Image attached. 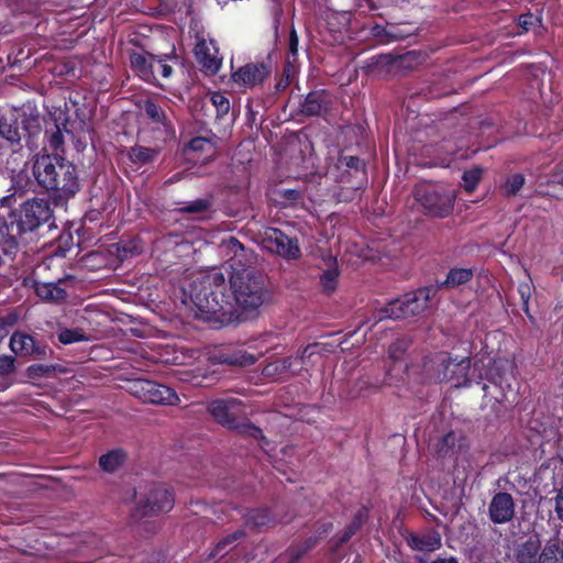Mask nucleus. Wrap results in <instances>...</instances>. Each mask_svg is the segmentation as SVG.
Here are the masks:
<instances>
[{
	"mask_svg": "<svg viewBox=\"0 0 563 563\" xmlns=\"http://www.w3.org/2000/svg\"><path fill=\"white\" fill-rule=\"evenodd\" d=\"M230 289L234 307V321L253 317L257 310L271 300V292L262 275L253 269H236L230 277Z\"/></svg>",
	"mask_w": 563,
	"mask_h": 563,
	"instance_id": "1",
	"label": "nucleus"
},
{
	"mask_svg": "<svg viewBox=\"0 0 563 563\" xmlns=\"http://www.w3.org/2000/svg\"><path fill=\"white\" fill-rule=\"evenodd\" d=\"M227 289L224 274L214 269L194 282L190 298L202 314L216 316L222 322H233L234 307Z\"/></svg>",
	"mask_w": 563,
	"mask_h": 563,
	"instance_id": "2",
	"label": "nucleus"
},
{
	"mask_svg": "<svg viewBox=\"0 0 563 563\" xmlns=\"http://www.w3.org/2000/svg\"><path fill=\"white\" fill-rule=\"evenodd\" d=\"M33 175L40 186L56 191V199L66 201L79 190L75 165L60 156L37 157L33 164Z\"/></svg>",
	"mask_w": 563,
	"mask_h": 563,
	"instance_id": "3",
	"label": "nucleus"
},
{
	"mask_svg": "<svg viewBox=\"0 0 563 563\" xmlns=\"http://www.w3.org/2000/svg\"><path fill=\"white\" fill-rule=\"evenodd\" d=\"M471 358L452 357L446 352H439L422 363V380L426 383H450L453 387H466L471 383Z\"/></svg>",
	"mask_w": 563,
	"mask_h": 563,
	"instance_id": "4",
	"label": "nucleus"
},
{
	"mask_svg": "<svg viewBox=\"0 0 563 563\" xmlns=\"http://www.w3.org/2000/svg\"><path fill=\"white\" fill-rule=\"evenodd\" d=\"M53 216L49 202L45 199H30L20 206L19 210L9 216L5 229L12 243L25 232L34 231L49 221Z\"/></svg>",
	"mask_w": 563,
	"mask_h": 563,
	"instance_id": "5",
	"label": "nucleus"
},
{
	"mask_svg": "<svg viewBox=\"0 0 563 563\" xmlns=\"http://www.w3.org/2000/svg\"><path fill=\"white\" fill-rule=\"evenodd\" d=\"M437 292L434 287L420 288L417 291L405 295L402 298L389 302L377 311V321L385 319H400L420 314L429 305V300Z\"/></svg>",
	"mask_w": 563,
	"mask_h": 563,
	"instance_id": "6",
	"label": "nucleus"
},
{
	"mask_svg": "<svg viewBox=\"0 0 563 563\" xmlns=\"http://www.w3.org/2000/svg\"><path fill=\"white\" fill-rule=\"evenodd\" d=\"M415 199L424 214L445 218L453 211L456 195L452 189L422 185L415 189Z\"/></svg>",
	"mask_w": 563,
	"mask_h": 563,
	"instance_id": "7",
	"label": "nucleus"
},
{
	"mask_svg": "<svg viewBox=\"0 0 563 563\" xmlns=\"http://www.w3.org/2000/svg\"><path fill=\"white\" fill-rule=\"evenodd\" d=\"M241 402L238 399H216L208 405V411L221 426L254 439L262 437V430L249 422H239L238 412Z\"/></svg>",
	"mask_w": 563,
	"mask_h": 563,
	"instance_id": "8",
	"label": "nucleus"
},
{
	"mask_svg": "<svg viewBox=\"0 0 563 563\" xmlns=\"http://www.w3.org/2000/svg\"><path fill=\"white\" fill-rule=\"evenodd\" d=\"M173 505L174 497L166 486H152L146 492L141 493L134 516L136 518H144L163 511H169Z\"/></svg>",
	"mask_w": 563,
	"mask_h": 563,
	"instance_id": "9",
	"label": "nucleus"
},
{
	"mask_svg": "<svg viewBox=\"0 0 563 563\" xmlns=\"http://www.w3.org/2000/svg\"><path fill=\"white\" fill-rule=\"evenodd\" d=\"M129 389L134 397L139 398L143 402L168 406H173L178 402V396L172 388L157 384L153 380H133Z\"/></svg>",
	"mask_w": 563,
	"mask_h": 563,
	"instance_id": "10",
	"label": "nucleus"
},
{
	"mask_svg": "<svg viewBox=\"0 0 563 563\" xmlns=\"http://www.w3.org/2000/svg\"><path fill=\"white\" fill-rule=\"evenodd\" d=\"M262 243L266 250L286 260H298L301 256L298 240L288 236L279 229H267Z\"/></svg>",
	"mask_w": 563,
	"mask_h": 563,
	"instance_id": "11",
	"label": "nucleus"
},
{
	"mask_svg": "<svg viewBox=\"0 0 563 563\" xmlns=\"http://www.w3.org/2000/svg\"><path fill=\"white\" fill-rule=\"evenodd\" d=\"M9 347L18 356H33L34 358L42 360L47 354L44 344L36 341L34 336L21 331L12 333Z\"/></svg>",
	"mask_w": 563,
	"mask_h": 563,
	"instance_id": "12",
	"label": "nucleus"
},
{
	"mask_svg": "<svg viewBox=\"0 0 563 563\" xmlns=\"http://www.w3.org/2000/svg\"><path fill=\"white\" fill-rule=\"evenodd\" d=\"M515 501L509 493L499 492L495 494L488 506L489 519L497 525L507 523L515 516Z\"/></svg>",
	"mask_w": 563,
	"mask_h": 563,
	"instance_id": "13",
	"label": "nucleus"
},
{
	"mask_svg": "<svg viewBox=\"0 0 563 563\" xmlns=\"http://www.w3.org/2000/svg\"><path fill=\"white\" fill-rule=\"evenodd\" d=\"M271 70L264 63H249L240 67L233 75V81L244 87H254L263 84Z\"/></svg>",
	"mask_w": 563,
	"mask_h": 563,
	"instance_id": "14",
	"label": "nucleus"
},
{
	"mask_svg": "<svg viewBox=\"0 0 563 563\" xmlns=\"http://www.w3.org/2000/svg\"><path fill=\"white\" fill-rule=\"evenodd\" d=\"M194 52L197 62L206 73L213 75L220 69L222 59L218 56V48L213 41L199 40Z\"/></svg>",
	"mask_w": 563,
	"mask_h": 563,
	"instance_id": "15",
	"label": "nucleus"
},
{
	"mask_svg": "<svg viewBox=\"0 0 563 563\" xmlns=\"http://www.w3.org/2000/svg\"><path fill=\"white\" fill-rule=\"evenodd\" d=\"M333 103L332 97L324 90L309 92L300 104V112L306 115H322Z\"/></svg>",
	"mask_w": 563,
	"mask_h": 563,
	"instance_id": "16",
	"label": "nucleus"
},
{
	"mask_svg": "<svg viewBox=\"0 0 563 563\" xmlns=\"http://www.w3.org/2000/svg\"><path fill=\"white\" fill-rule=\"evenodd\" d=\"M130 63L135 74L143 80L153 82L155 81V63L158 62V56L151 53H133L130 55Z\"/></svg>",
	"mask_w": 563,
	"mask_h": 563,
	"instance_id": "17",
	"label": "nucleus"
},
{
	"mask_svg": "<svg viewBox=\"0 0 563 563\" xmlns=\"http://www.w3.org/2000/svg\"><path fill=\"white\" fill-rule=\"evenodd\" d=\"M27 121L23 114L20 120L15 112L3 114L0 117V136L8 141L11 145L20 144L22 140L21 123Z\"/></svg>",
	"mask_w": 563,
	"mask_h": 563,
	"instance_id": "18",
	"label": "nucleus"
},
{
	"mask_svg": "<svg viewBox=\"0 0 563 563\" xmlns=\"http://www.w3.org/2000/svg\"><path fill=\"white\" fill-rule=\"evenodd\" d=\"M65 280L59 279L57 283L34 282L35 294L44 301L49 303H62L67 298V291L62 285Z\"/></svg>",
	"mask_w": 563,
	"mask_h": 563,
	"instance_id": "19",
	"label": "nucleus"
},
{
	"mask_svg": "<svg viewBox=\"0 0 563 563\" xmlns=\"http://www.w3.org/2000/svg\"><path fill=\"white\" fill-rule=\"evenodd\" d=\"M408 545L420 552H433L442 547V538L438 531L412 533L407 538Z\"/></svg>",
	"mask_w": 563,
	"mask_h": 563,
	"instance_id": "20",
	"label": "nucleus"
},
{
	"mask_svg": "<svg viewBox=\"0 0 563 563\" xmlns=\"http://www.w3.org/2000/svg\"><path fill=\"white\" fill-rule=\"evenodd\" d=\"M541 541L537 536H530L514 549L516 563H537L540 555Z\"/></svg>",
	"mask_w": 563,
	"mask_h": 563,
	"instance_id": "21",
	"label": "nucleus"
},
{
	"mask_svg": "<svg viewBox=\"0 0 563 563\" xmlns=\"http://www.w3.org/2000/svg\"><path fill=\"white\" fill-rule=\"evenodd\" d=\"M214 364H227L231 366H247L255 363L256 358L244 351H220L211 355Z\"/></svg>",
	"mask_w": 563,
	"mask_h": 563,
	"instance_id": "22",
	"label": "nucleus"
},
{
	"mask_svg": "<svg viewBox=\"0 0 563 563\" xmlns=\"http://www.w3.org/2000/svg\"><path fill=\"white\" fill-rule=\"evenodd\" d=\"M125 453L122 450H112L99 457V466L108 473L115 472L125 461Z\"/></svg>",
	"mask_w": 563,
	"mask_h": 563,
	"instance_id": "23",
	"label": "nucleus"
},
{
	"mask_svg": "<svg viewBox=\"0 0 563 563\" xmlns=\"http://www.w3.org/2000/svg\"><path fill=\"white\" fill-rule=\"evenodd\" d=\"M297 358H292V357H286V358H282V360H277L275 362H272L269 364H267L264 369H263V373L267 376H275V375H282V374H285L287 372H289L291 369V366H292V362L296 361Z\"/></svg>",
	"mask_w": 563,
	"mask_h": 563,
	"instance_id": "24",
	"label": "nucleus"
},
{
	"mask_svg": "<svg viewBox=\"0 0 563 563\" xmlns=\"http://www.w3.org/2000/svg\"><path fill=\"white\" fill-rule=\"evenodd\" d=\"M526 183V178L522 174L509 175L505 184L503 185V192L507 197L516 196Z\"/></svg>",
	"mask_w": 563,
	"mask_h": 563,
	"instance_id": "25",
	"label": "nucleus"
},
{
	"mask_svg": "<svg viewBox=\"0 0 563 563\" xmlns=\"http://www.w3.org/2000/svg\"><path fill=\"white\" fill-rule=\"evenodd\" d=\"M472 276L473 273L471 269L454 268L449 272L448 277L443 284L449 287L460 286L471 280Z\"/></svg>",
	"mask_w": 563,
	"mask_h": 563,
	"instance_id": "26",
	"label": "nucleus"
},
{
	"mask_svg": "<svg viewBox=\"0 0 563 563\" xmlns=\"http://www.w3.org/2000/svg\"><path fill=\"white\" fill-rule=\"evenodd\" d=\"M157 156V151L144 146L132 147L129 152V157L134 163L146 164Z\"/></svg>",
	"mask_w": 563,
	"mask_h": 563,
	"instance_id": "27",
	"label": "nucleus"
},
{
	"mask_svg": "<svg viewBox=\"0 0 563 563\" xmlns=\"http://www.w3.org/2000/svg\"><path fill=\"white\" fill-rule=\"evenodd\" d=\"M142 109L145 112V114L154 123L167 126L166 115H165L164 110L161 107H158L156 103H154L152 100L144 101V104H143Z\"/></svg>",
	"mask_w": 563,
	"mask_h": 563,
	"instance_id": "28",
	"label": "nucleus"
},
{
	"mask_svg": "<svg viewBox=\"0 0 563 563\" xmlns=\"http://www.w3.org/2000/svg\"><path fill=\"white\" fill-rule=\"evenodd\" d=\"M272 521L269 512L265 509L251 510L245 516V522L256 528L265 527Z\"/></svg>",
	"mask_w": 563,
	"mask_h": 563,
	"instance_id": "29",
	"label": "nucleus"
},
{
	"mask_svg": "<svg viewBox=\"0 0 563 563\" xmlns=\"http://www.w3.org/2000/svg\"><path fill=\"white\" fill-rule=\"evenodd\" d=\"M537 563H563V553H560L556 544H547Z\"/></svg>",
	"mask_w": 563,
	"mask_h": 563,
	"instance_id": "30",
	"label": "nucleus"
},
{
	"mask_svg": "<svg viewBox=\"0 0 563 563\" xmlns=\"http://www.w3.org/2000/svg\"><path fill=\"white\" fill-rule=\"evenodd\" d=\"M394 62V57L391 55H378L369 58L366 62L365 68L368 74H379L385 66L390 65Z\"/></svg>",
	"mask_w": 563,
	"mask_h": 563,
	"instance_id": "31",
	"label": "nucleus"
},
{
	"mask_svg": "<svg viewBox=\"0 0 563 563\" xmlns=\"http://www.w3.org/2000/svg\"><path fill=\"white\" fill-rule=\"evenodd\" d=\"M409 343L405 340H396L388 349V356L396 365L398 362H404Z\"/></svg>",
	"mask_w": 563,
	"mask_h": 563,
	"instance_id": "32",
	"label": "nucleus"
},
{
	"mask_svg": "<svg viewBox=\"0 0 563 563\" xmlns=\"http://www.w3.org/2000/svg\"><path fill=\"white\" fill-rule=\"evenodd\" d=\"M211 207V200L207 198L196 199L187 202L178 209L179 212L198 214L207 211Z\"/></svg>",
	"mask_w": 563,
	"mask_h": 563,
	"instance_id": "33",
	"label": "nucleus"
},
{
	"mask_svg": "<svg viewBox=\"0 0 563 563\" xmlns=\"http://www.w3.org/2000/svg\"><path fill=\"white\" fill-rule=\"evenodd\" d=\"M483 170L479 167L464 172L462 176L463 187L466 191L472 192L482 178Z\"/></svg>",
	"mask_w": 563,
	"mask_h": 563,
	"instance_id": "34",
	"label": "nucleus"
},
{
	"mask_svg": "<svg viewBox=\"0 0 563 563\" xmlns=\"http://www.w3.org/2000/svg\"><path fill=\"white\" fill-rule=\"evenodd\" d=\"M456 444V435L454 432L444 434L437 444L438 452L442 455L449 454Z\"/></svg>",
	"mask_w": 563,
	"mask_h": 563,
	"instance_id": "35",
	"label": "nucleus"
},
{
	"mask_svg": "<svg viewBox=\"0 0 563 563\" xmlns=\"http://www.w3.org/2000/svg\"><path fill=\"white\" fill-rule=\"evenodd\" d=\"M336 280H338V271L335 268H330L325 271L321 275V285L323 287V290L327 292H331L336 287Z\"/></svg>",
	"mask_w": 563,
	"mask_h": 563,
	"instance_id": "36",
	"label": "nucleus"
},
{
	"mask_svg": "<svg viewBox=\"0 0 563 563\" xmlns=\"http://www.w3.org/2000/svg\"><path fill=\"white\" fill-rule=\"evenodd\" d=\"M58 340L63 344H71L87 340L78 330L64 329L58 334Z\"/></svg>",
	"mask_w": 563,
	"mask_h": 563,
	"instance_id": "37",
	"label": "nucleus"
},
{
	"mask_svg": "<svg viewBox=\"0 0 563 563\" xmlns=\"http://www.w3.org/2000/svg\"><path fill=\"white\" fill-rule=\"evenodd\" d=\"M211 102L217 110L218 117L227 114L230 110L229 99L221 93L212 95Z\"/></svg>",
	"mask_w": 563,
	"mask_h": 563,
	"instance_id": "38",
	"label": "nucleus"
},
{
	"mask_svg": "<svg viewBox=\"0 0 563 563\" xmlns=\"http://www.w3.org/2000/svg\"><path fill=\"white\" fill-rule=\"evenodd\" d=\"M188 148L194 152H210L213 146L212 143L205 137H195L189 142Z\"/></svg>",
	"mask_w": 563,
	"mask_h": 563,
	"instance_id": "39",
	"label": "nucleus"
},
{
	"mask_svg": "<svg viewBox=\"0 0 563 563\" xmlns=\"http://www.w3.org/2000/svg\"><path fill=\"white\" fill-rule=\"evenodd\" d=\"M387 25L375 24L371 26L369 34L382 44H388Z\"/></svg>",
	"mask_w": 563,
	"mask_h": 563,
	"instance_id": "40",
	"label": "nucleus"
},
{
	"mask_svg": "<svg viewBox=\"0 0 563 563\" xmlns=\"http://www.w3.org/2000/svg\"><path fill=\"white\" fill-rule=\"evenodd\" d=\"M388 43L400 41L409 36V32L400 30L397 25L387 24Z\"/></svg>",
	"mask_w": 563,
	"mask_h": 563,
	"instance_id": "41",
	"label": "nucleus"
},
{
	"mask_svg": "<svg viewBox=\"0 0 563 563\" xmlns=\"http://www.w3.org/2000/svg\"><path fill=\"white\" fill-rule=\"evenodd\" d=\"M14 372V357L11 355L0 356V374L8 375Z\"/></svg>",
	"mask_w": 563,
	"mask_h": 563,
	"instance_id": "42",
	"label": "nucleus"
},
{
	"mask_svg": "<svg viewBox=\"0 0 563 563\" xmlns=\"http://www.w3.org/2000/svg\"><path fill=\"white\" fill-rule=\"evenodd\" d=\"M553 500L556 518L563 522V485L556 490Z\"/></svg>",
	"mask_w": 563,
	"mask_h": 563,
	"instance_id": "43",
	"label": "nucleus"
},
{
	"mask_svg": "<svg viewBox=\"0 0 563 563\" xmlns=\"http://www.w3.org/2000/svg\"><path fill=\"white\" fill-rule=\"evenodd\" d=\"M243 536H244L243 531L238 530V531L233 532L232 534L225 537L221 541H219V543L217 544L218 554H222L221 552L225 549V547L228 544L233 543L234 541L242 538Z\"/></svg>",
	"mask_w": 563,
	"mask_h": 563,
	"instance_id": "44",
	"label": "nucleus"
},
{
	"mask_svg": "<svg viewBox=\"0 0 563 563\" xmlns=\"http://www.w3.org/2000/svg\"><path fill=\"white\" fill-rule=\"evenodd\" d=\"M322 350V344L320 343L310 344L305 347L299 358L301 362H305V360L312 357L314 354H319Z\"/></svg>",
	"mask_w": 563,
	"mask_h": 563,
	"instance_id": "45",
	"label": "nucleus"
},
{
	"mask_svg": "<svg viewBox=\"0 0 563 563\" xmlns=\"http://www.w3.org/2000/svg\"><path fill=\"white\" fill-rule=\"evenodd\" d=\"M279 195L288 201H297L301 198V191L298 189H282Z\"/></svg>",
	"mask_w": 563,
	"mask_h": 563,
	"instance_id": "46",
	"label": "nucleus"
},
{
	"mask_svg": "<svg viewBox=\"0 0 563 563\" xmlns=\"http://www.w3.org/2000/svg\"><path fill=\"white\" fill-rule=\"evenodd\" d=\"M158 62L159 63H155V66H159V73L162 75L163 78H168L170 77L172 73H173V68L166 64V59L162 56H158Z\"/></svg>",
	"mask_w": 563,
	"mask_h": 563,
	"instance_id": "47",
	"label": "nucleus"
},
{
	"mask_svg": "<svg viewBox=\"0 0 563 563\" xmlns=\"http://www.w3.org/2000/svg\"><path fill=\"white\" fill-rule=\"evenodd\" d=\"M518 290H519V294H520V297L522 299V302L523 305L526 306V308L528 307V301L531 297V288H530V285L528 283H521L518 287Z\"/></svg>",
	"mask_w": 563,
	"mask_h": 563,
	"instance_id": "48",
	"label": "nucleus"
},
{
	"mask_svg": "<svg viewBox=\"0 0 563 563\" xmlns=\"http://www.w3.org/2000/svg\"><path fill=\"white\" fill-rule=\"evenodd\" d=\"M63 134L62 131L57 128L56 131L49 137L51 147L57 150L63 144Z\"/></svg>",
	"mask_w": 563,
	"mask_h": 563,
	"instance_id": "49",
	"label": "nucleus"
},
{
	"mask_svg": "<svg viewBox=\"0 0 563 563\" xmlns=\"http://www.w3.org/2000/svg\"><path fill=\"white\" fill-rule=\"evenodd\" d=\"M360 522L353 520L351 525L346 528L343 537L341 538V542L347 541L360 529Z\"/></svg>",
	"mask_w": 563,
	"mask_h": 563,
	"instance_id": "50",
	"label": "nucleus"
},
{
	"mask_svg": "<svg viewBox=\"0 0 563 563\" xmlns=\"http://www.w3.org/2000/svg\"><path fill=\"white\" fill-rule=\"evenodd\" d=\"M289 52L292 56H296L298 52V36L295 30L290 32L289 36Z\"/></svg>",
	"mask_w": 563,
	"mask_h": 563,
	"instance_id": "51",
	"label": "nucleus"
},
{
	"mask_svg": "<svg viewBox=\"0 0 563 563\" xmlns=\"http://www.w3.org/2000/svg\"><path fill=\"white\" fill-rule=\"evenodd\" d=\"M550 183L563 185V164L551 175Z\"/></svg>",
	"mask_w": 563,
	"mask_h": 563,
	"instance_id": "52",
	"label": "nucleus"
},
{
	"mask_svg": "<svg viewBox=\"0 0 563 563\" xmlns=\"http://www.w3.org/2000/svg\"><path fill=\"white\" fill-rule=\"evenodd\" d=\"M343 162L344 164L350 167V168H355V169H358L360 166H361V159L356 156H346V157H343Z\"/></svg>",
	"mask_w": 563,
	"mask_h": 563,
	"instance_id": "53",
	"label": "nucleus"
},
{
	"mask_svg": "<svg viewBox=\"0 0 563 563\" xmlns=\"http://www.w3.org/2000/svg\"><path fill=\"white\" fill-rule=\"evenodd\" d=\"M366 519H367V510L362 509L355 515L354 521L360 522V525L362 526L366 521Z\"/></svg>",
	"mask_w": 563,
	"mask_h": 563,
	"instance_id": "54",
	"label": "nucleus"
},
{
	"mask_svg": "<svg viewBox=\"0 0 563 563\" xmlns=\"http://www.w3.org/2000/svg\"><path fill=\"white\" fill-rule=\"evenodd\" d=\"M229 244H230L231 250H233V251H236V250L243 251L244 250L243 245L235 238H231L229 241Z\"/></svg>",
	"mask_w": 563,
	"mask_h": 563,
	"instance_id": "55",
	"label": "nucleus"
},
{
	"mask_svg": "<svg viewBox=\"0 0 563 563\" xmlns=\"http://www.w3.org/2000/svg\"><path fill=\"white\" fill-rule=\"evenodd\" d=\"M532 16H520V25L525 29V30H528L529 29V24H531V22L529 20H531Z\"/></svg>",
	"mask_w": 563,
	"mask_h": 563,
	"instance_id": "56",
	"label": "nucleus"
},
{
	"mask_svg": "<svg viewBox=\"0 0 563 563\" xmlns=\"http://www.w3.org/2000/svg\"><path fill=\"white\" fill-rule=\"evenodd\" d=\"M441 563H460L456 558L450 556L441 559Z\"/></svg>",
	"mask_w": 563,
	"mask_h": 563,
	"instance_id": "57",
	"label": "nucleus"
},
{
	"mask_svg": "<svg viewBox=\"0 0 563 563\" xmlns=\"http://www.w3.org/2000/svg\"><path fill=\"white\" fill-rule=\"evenodd\" d=\"M416 561L418 563H431L424 556H421V555H416Z\"/></svg>",
	"mask_w": 563,
	"mask_h": 563,
	"instance_id": "58",
	"label": "nucleus"
},
{
	"mask_svg": "<svg viewBox=\"0 0 563 563\" xmlns=\"http://www.w3.org/2000/svg\"><path fill=\"white\" fill-rule=\"evenodd\" d=\"M558 457L563 463V444L558 450Z\"/></svg>",
	"mask_w": 563,
	"mask_h": 563,
	"instance_id": "59",
	"label": "nucleus"
},
{
	"mask_svg": "<svg viewBox=\"0 0 563 563\" xmlns=\"http://www.w3.org/2000/svg\"><path fill=\"white\" fill-rule=\"evenodd\" d=\"M409 367L407 363H404V372H408Z\"/></svg>",
	"mask_w": 563,
	"mask_h": 563,
	"instance_id": "60",
	"label": "nucleus"
},
{
	"mask_svg": "<svg viewBox=\"0 0 563 563\" xmlns=\"http://www.w3.org/2000/svg\"><path fill=\"white\" fill-rule=\"evenodd\" d=\"M431 563H441V559L439 558V559L432 561Z\"/></svg>",
	"mask_w": 563,
	"mask_h": 563,
	"instance_id": "61",
	"label": "nucleus"
},
{
	"mask_svg": "<svg viewBox=\"0 0 563 563\" xmlns=\"http://www.w3.org/2000/svg\"><path fill=\"white\" fill-rule=\"evenodd\" d=\"M159 73V66H155V75Z\"/></svg>",
	"mask_w": 563,
	"mask_h": 563,
	"instance_id": "62",
	"label": "nucleus"
},
{
	"mask_svg": "<svg viewBox=\"0 0 563 563\" xmlns=\"http://www.w3.org/2000/svg\"><path fill=\"white\" fill-rule=\"evenodd\" d=\"M3 258L0 256V267L3 265Z\"/></svg>",
	"mask_w": 563,
	"mask_h": 563,
	"instance_id": "63",
	"label": "nucleus"
},
{
	"mask_svg": "<svg viewBox=\"0 0 563 563\" xmlns=\"http://www.w3.org/2000/svg\"><path fill=\"white\" fill-rule=\"evenodd\" d=\"M393 368L387 369V375H390Z\"/></svg>",
	"mask_w": 563,
	"mask_h": 563,
	"instance_id": "64",
	"label": "nucleus"
}]
</instances>
